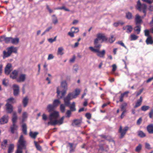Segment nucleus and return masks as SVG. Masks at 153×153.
<instances>
[{
	"label": "nucleus",
	"mask_w": 153,
	"mask_h": 153,
	"mask_svg": "<svg viewBox=\"0 0 153 153\" xmlns=\"http://www.w3.org/2000/svg\"><path fill=\"white\" fill-rule=\"evenodd\" d=\"M100 136L102 138H103L107 140H109L107 139V136L105 135L102 134L100 135Z\"/></svg>",
	"instance_id": "69168bd1"
},
{
	"label": "nucleus",
	"mask_w": 153,
	"mask_h": 153,
	"mask_svg": "<svg viewBox=\"0 0 153 153\" xmlns=\"http://www.w3.org/2000/svg\"><path fill=\"white\" fill-rule=\"evenodd\" d=\"M132 27L131 25H126L123 27V29L124 30H126V32L128 33H130L132 30Z\"/></svg>",
	"instance_id": "4be33fe9"
},
{
	"label": "nucleus",
	"mask_w": 153,
	"mask_h": 153,
	"mask_svg": "<svg viewBox=\"0 0 153 153\" xmlns=\"http://www.w3.org/2000/svg\"><path fill=\"white\" fill-rule=\"evenodd\" d=\"M128 93L129 92L127 91L124 92L123 93L121 94L119 97V101L120 102H123V98L124 96L126 95V97H127L128 96Z\"/></svg>",
	"instance_id": "b1692460"
},
{
	"label": "nucleus",
	"mask_w": 153,
	"mask_h": 153,
	"mask_svg": "<svg viewBox=\"0 0 153 153\" xmlns=\"http://www.w3.org/2000/svg\"><path fill=\"white\" fill-rule=\"evenodd\" d=\"M7 51H3V58L4 59L9 56L12 52L16 53L17 52V49L13 46H11L7 48Z\"/></svg>",
	"instance_id": "39448f33"
},
{
	"label": "nucleus",
	"mask_w": 153,
	"mask_h": 153,
	"mask_svg": "<svg viewBox=\"0 0 153 153\" xmlns=\"http://www.w3.org/2000/svg\"><path fill=\"white\" fill-rule=\"evenodd\" d=\"M13 94L15 96H17L19 92V88L18 85L16 84L13 85Z\"/></svg>",
	"instance_id": "f3484780"
},
{
	"label": "nucleus",
	"mask_w": 153,
	"mask_h": 153,
	"mask_svg": "<svg viewBox=\"0 0 153 153\" xmlns=\"http://www.w3.org/2000/svg\"><path fill=\"white\" fill-rule=\"evenodd\" d=\"M14 99L13 97H10L6 100L7 103H8L9 102L13 103L14 102Z\"/></svg>",
	"instance_id": "49530a36"
},
{
	"label": "nucleus",
	"mask_w": 153,
	"mask_h": 153,
	"mask_svg": "<svg viewBox=\"0 0 153 153\" xmlns=\"http://www.w3.org/2000/svg\"><path fill=\"white\" fill-rule=\"evenodd\" d=\"M6 111L8 113L10 114L13 111V107L9 103H7L5 105Z\"/></svg>",
	"instance_id": "a211bd4d"
},
{
	"label": "nucleus",
	"mask_w": 153,
	"mask_h": 153,
	"mask_svg": "<svg viewBox=\"0 0 153 153\" xmlns=\"http://www.w3.org/2000/svg\"><path fill=\"white\" fill-rule=\"evenodd\" d=\"M60 103V101L59 99L55 100L53 102V105L55 107L58 106Z\"/></svg>",
	"instance_id": "2f4dec72"
},
{
	"label": "nucleus",
	"mask_w": 153,
	"mask_h": 153,
	"mask_svg": "<svg viewBox=\"0 0 153 153\" xmlns=\"http://www.w3.org/2000/svg\"><path fill=\"white\" fill-rule=\"evenodd\" d=\"M8 117L7 115H4L0 119V124L3 125L8 122Z\"/></svg>",
	"instance_id": "ddd939ff"
},
{
	"label": "nucleus",
	"mask_w": 153,
	"mask_h": 153,
	"mask_svg": "<svg viewBox=\"0 0 153 153\" xmlns=\"http://www.w3.org/2000/svg\"><path fill=\"white\" fill-rule=\"evenodd\" d=\"M18 117L17 115H13L12 118V122L13 124H16L17 122Z\"/></svg>",
	"instance_id": "58836bf2"
},
{
	"label": "nucleus",
	"mask_w": 153,
	"mask_h": 153,
	"mask_svg": "<svg viewBox=\"0 0 153 153\" xmlns=\"http://www.w3.org/2000/svg\"><path fill=\"white\" fill-rule=\"evenodd\" d=\"M19 42V39L18 38H13L12 37L11 43L13 45H17Z\"/></svg>",
	"instance_id": "c85d7f7f"
},
{
	"label": "nucleus",
	"mask_w": 153,
	"mask_h": 153,
	"mask_svg": "<svg viewBox=\"0 0 153 153\" xmlns=\"http://www.w3.org/2000/svg\"><path fill=\"white\" fill-rule=\"evenodd\" d=\"M145 147L148 149H151L150 145L149 143H145Z\"/></svg>",
	"instance_id": "680f3d73"
},
{
	"label": "nucleus",
	"mask_w": 153,
	"mask_h": 153,
	"mask_svg": "<svg viewBox=\"0 0 153 153\" xmlns=\"http://www.w3.org/2000/svg\"><path fill=\"white\" fill-rule=\"evenodd\" d=\"M112 71L114 72L117 68V67L115 64H114L112 65Z\"/></svg>",
	"instance_id": "052dcab7"
},
{
	"label": "nucleus",
	"mask_w": 153,
	"mask_h": 153,
	"mask_svg": "<svg viewBox=\"0 0 153 153\" xmlns=\"http://www.w3.org/2000/svg\"><path fill=\"white\" fill-rule=\"evenodd\" d=\"M38 134V133L36 132H33L32 131H30L29 133V135L30 137L32 138L35 139L37 135Z\"/></svg>",
	"instance_id": "bb28decb"
},
{
	"label": "nucleus",
	"mask_w": 153,
	"mask_h": 153,
	"mask_svg": "<svg viewBox=\"0 0 153 153\" xmlns=\"http://www.w3.org/2000/svg\"><path fill=\"white\" fill-rule=\"evenodd\" d=\"M63 50V48L62 47H59L58 50V54L60 55H62L63 54V53L62 52Z\"/></svg>",
	"instance_id": "a19ab883"
},
{
	"label": "nucleus",
	"mask_w": 153,
	"mask_h": 153,
	"mask_svg": "<svg viewBox=\"0 0 153 153\" xmlns=\"http://www.w3.org/2000/svg\"><path fill=\"white\" fill-rule=\"evenodd\" d=\"M55 107L52 105L49 104L47 107V109L50 113V115H59L58 112L54 110Z\"/></svg>",
	"instance_id": "1a4fd4ad"
},
{
	"label": "nucleus",
	"mask_w": 153,
	"mask_h": 153,
	"mask_svg": "<svg viewBox=\"0 0 153 153\" xmlns=\"http://www.w3.org/2000/svg\"><path fill=\"white\" fill-rule=\"evenodd\" d=\"M135 21L136 22V24L137 25L140 24L142 22V20L141 19V16L138 14H136L135 16Z\"/></svg>",
	"instance_id": "aec40b11"
},
{
	"label": "nucleus",
	"mask_w": 153,
	"mask_h": 153,
	"mask_svg": "<svg viewBox=\"0 0 153 153\" xmlns=\"http://www.w3.org/2000/svg\"><path fill=\"white\" fill-rule=\"evenodd\" d=\"M131 40H134L137 39L138 37V36L134 35V34H132L131 35Z\"/></svg>",
	"instance_id": "de8ad7c7"
},
{
	"label": "nucleus",
	"mask_w": 153,
	"mask_h": 153,
	"mask_svg": "<svg viewBox=\"0 0 153 153\" xmlns=\"http://www.w3.org/2000/svg\"><path fill=\"white\" fill-rule=\"evenodd\" d=\"M149 108V106L143 105L141 107V110L143 111H146L148 110Z\"/></svg>",
	"instance_id": "c03bdc74"
},
{
	"label": "nucleus",
	"mask_w": 153,
	"mask_h": 153,
	"mask_svg": "<svg viewBox=\"0 0 153 153\" xmlns=\"http://www.w3.org/2000/svg\"><path fill=\"white\" fill-rule=\"evenodd\" d=\"M61 87L57 88V97L59 99L62 98L66 94L68 90V84L66 81L63 80L61 83Z\"/></svg>",
	"instance_id": "f03ea898"
},
{
	"label": "nucleus",
	"mask_w": 153,
	"mask_h": 153,
	"mask_svg": "<svg viewBox=\"0 0 153 153\" xmlns=\"http://www.w3.org/2000/svg\"><path fill=\"white\" fill-rule=\"evenodd\" d=\"M12 65L11 64H7L5 69V72L6 74H8L12 71Z\"/></svg>",
	"instance_id": "4468645a"
},
{
	"label": "nucleus",
	"mask_w": 153,
	"mask_h": 153,
	"mask_svg": "<svg viewBox=\"0 0 153 153\" xmlns=\"http://www.w3.org/2000/svg\"><path fill=\"white\" fill-rule=\"evenodd\" d=\"M136 8L140 11H143V13L144 14L145 16H146V10L147 9V6L145 4H141L139 0L137 2Z\"/></svg>",
	"instance_id": "0eeeda50"
},
{
	"label": "nucleus",
	"mask_w": 153,
	"mask_h": 153,
	"mask_svg": "<svg viewBox=\"0 0 153 153\" xmlns=\"http://www.w3.org/2000/svg\"><path fill=\"white\" fill-rule=\"evenodd\" d=\"M26 76L25 74H22L19 75V78L16 79V80L18 82H23L25 79Z\"/></svg>",
	"instance_id": "dca6fc26"
},
{
	"label": "nucleus",
	"mask_w": 153,
	"mask_h": 153,
	"mask_svg": "<svg viewBox=\"0 0 153 153\" xmlns=\"http://www.w3.org/2000/svg\"><path fill=\"white\" fill-rule=\"evenodd\" d=\"M128 129V126H126L123 129H122V126H120L119 129V132L120 133V138L122 139L123 138Z\"/></svg>",
	"instance_id": "9b49d317"
},
{
	"label": "nucleus",
	"mask_w": 153,
	"mask_h": 153,
	"mask_svg": "<svg viewBox=\"0 0 153 153\" xmlns=\"http://www.w3.org/2000/svg\"><path fill=\"white\" fill-rule=\"evenodd\" d=\"M70 110L72 111H76L75 108V103L73 102L70 106Z\"/></svg>",
	"instance_id": "473e14b6"
},
{
	"label": "nucleus",
	"mask_w": 153,
	"mask_h": 153,
	"mask_svg": "<svg viewBox=\"0 0 153 153\" xmlns=\"http://www.w3.org/2000/svg\"><path fill=\"white\" fill-rule=\"evenodd\" d=\"M94 48H95L96 49H99V50L101 46V45L98 44H94Z\"/></svg>",
	"instance_id": "6e6d98bb"
},
{
	"label": "nucleus",
	"mask_w": 153,
	"mask_h": 153,
	"mask_svg": "<svg viewBox=\"0 0 153 153\" xmlns=\"http://www.w3.org/2000/svg\"><path fill=\"white\" fill-rule=\"evenodd\" d=\"M54 56L52 54H49L48 58V60H50L53 58Z\"/></svg>",
	"instance_id": "bf43d9fd"
},
{
	"label": "nucleus",
	"mask_w": 153,
	"mask_h": 153,
	"mask_svg": "<svg viewBox=\"0 0 153 153\" xmlns=\"http://www.w3.org/2000/svg\"><path fill=\"white\" fill-rule=\"evenodd\" d=\"M75 33V32L74 31L69 32L68 33V35L71 37H74V34Z\"/></svg>",
	"instance_id": "8fccbe9b"
},
{
	"label": "nucleus",
	"mask_w": 153,
	"mask_h": 153,
	"mask_svg": "<svg viewBox=\"0 0 153 153\" xmlns=\"http://www.w3.org/2000/svg\"><path fill=\"white\" fill-rule=\"evenodd\" d=\"M28 99L27 97L24 98L22 102L24 107H26L28 102Z\"/></svg>",
	"instance_id": "f704fd0d"
},
{
	"label": "nucleus",
	"mask_w": 153,
	"mask_h": 153,
	"mask_svg": "<svg viewBox=\"0 0 153 153\" xmlns=\"http://www.w3.org/2000/svg\"><path fill=\"white\" fill-rule=\"evenodd\" d=\"M142 121V119L141 117H140L137 120V125H139L141 123Z\"/></svg>",
	"instance_id": "0e129e2a"
},
{
	"label": "nucleus",
	"mask_w": 153,
	"mask_h": 153,
	"mask_svg": "<svg viewBox=\"0 0 153 153\" xmlns=\"http://www.w3.org/2000/svg\"><path fill=\"white\" fill-rule=\"evenodd\" d=\"M52 19L53 23L54 24H56L57 23L58 20L56 17L54 15H53L52 16Z\"/></svg>",
	"instance_id": "c9c22d12"
},
{
	"label": "nucleus",
	"mask_w": 153,
	"mask_h": 153,
	"mask_svg": "<svg viewBox=\"0 0 153 153\" xmlns=\"http://www.w3.org/2000/svg\"><path fill=\"white\" fill-rule=\"evenodd\" d=\"M65 104H61L60 107V110L61 112L62 113L65 112Z\"/></svg>",
	"instance_id": "79ce46f5"
},
{
	"label": "nucleus",
	"mask_w": 153,
	"mask_h": 153,
	"mask_svg": "<svg viewBox=\"0 0 153 153\" xmlns=\"http://www.w3.org/2000/svg\"><path fill=\"white\" fill-rule=\"evenodd\" d=\"M134 31L136 32L137 34H139L141 30V26L140 25H137L134 28Z\"/></svg>",
	"instance_id": "7c9ffc66"
},
{
	"label": "nucleus",
	"mask_w": 153,
	"mask_h": 153,
	"mask_svg": "<svg viewBox=\"0 0 153 153\" xmlns=\"http://www.w3.org/2000/svg\"><path fill=\"white\" fill-rule=\"evenodd\" d=\"M82 122V119L80 118L79 119H76L73 120L72 121L71 125L74 127H79Z\"/></svg>",
	"instance_id": "9d476101"
},
{
	"label": "nucleus",
	"mask_w": 153,
	"mask_h": 153,
	"mask_svg": "<svg viewBox=\"0 0 153 153\" xmlns=\"http://www.w3.org/2000/svg\"><path fill=\"white\" fill-rule=\"evenodd\" d=\"M57 9L60 10H65L66 11H69V10L68 9H67L66 8H65V6H63L62 7H59Z\"/></svg>",
	"instance_id": "5fc2aeb1"
},
{
	"label": "nucleus",
	"mask_w": 153,
	"mask_h": 153,
	"mask_svg": "<svg viewBox=\"0 0 153 153\" xmlns=\"http://www.w3.org/2000/svg\"><path fill=\"white\" fill-rule=\"evenodd\" d=\"M126 18L128 19H131L132 18V14L130 12H128L126 13Z\"/></svg>",
	"instance_id": "37998d69"
},
{
	"label": "nucleus",
	"mask_w": 153,
	"mask_h": 153,
	"mask_svg": "<svg viewBox=\"0 0 153 153\" xmlns=\"http://www.w3.org/2000/svg\"><path fill=\"white\" fill-rule=\"evenodd\" d=\"M59 116L50 115L49 117V119L50 121L48 123V125H51V126L60 125L63 123V120L65 117L69 118L70 117L71 115H66L65 116H63L59 120Z\"/></svg>",
	"instance_id": "f257e3e1"
},
{
	"label": "nucleus",
	"mask_w": 153,
	"mask_h": 153,
	"mask_svg": "<svg viewBox=\"0 0 153 153\" xmlns=\"http://www.w3.org/2000/svg\"><path fill=\"white\" fill-rule=\"evenodd\" d=\"M7 140H4L3 142H2L1 145L3 146L5 145V146H6V145L7 144Z\"/></svg>",
	"instance_id": "13d9d810"
},
{
	"label": "nucleus",
	"mask_w": 153,
	"mask_h": 153,
	"mask_svg": "<svg viewBox=\"0 0 153 153\" xmlns=\"http://www.w3.org/2000/svg\"><path fill=\"white\" fill-rule=\"evenodd\" d=\"M18 71L16 70H14L10 74V77L13 79H17V77L18 75Z\"/></svg>",
	"instance_id": "412c9836"
},
{
	"label": "nucleus",
	"mask_w": 153,
	"mask_h": 153,
	"mask_svg": "<svg viewBox=\"0 0 153 153\" xmlns=\"http://www.w3.org/2000/svg\"><path fill=\"white\" fill-rule=\"evenodd\" d=\"M106 41H104V42L106 43L109 42L110 43H113L115 40V38L114 36L111 35L110 37L108 39L106 36Z\"/></svg>",
	"instance_id": "2eb2a0df"
},
{
	"label": "nucleus",
	"mask_w": 153,
	"mask_h": 153,
	"mask_svg": "<svg viewBox=\"0 0 153 153\" xmlns=\"http://www.w3.org/2000/svg\"><path fill=\"white\" fill-rule=\"evenodd\" d=\"M68 144L69 146L70 149V152H72L74 151V149H75V147H73L74 143H68Z\"/></svg>",
	"instance_id": "e433bc0d"
},
{
	"label": "nucleus",
	"mask_w": 153,
	"mask_h": 153,
	"mask_svg": "<svg viewBox=\"0 0 153 153\" xmlns=\"http://www.w3.org/2000/svg\"><path fill=\"white\" fill-rule=\"evenodd\" d=\"M97 38L95 39L94 41V44H98L99 41L102 40V42H104V41H106V36L103 33H98L97 35Z\"/></svg>",
	"instance_id": "423d86ee"
},
{
	"label": "nucleus",
	"mask_w": 153,
	"mask_h": 153,
	"mask_svg": "<svg viewBox=\"0 0 153 153\" xmlns=\"http://www.w3.org/2000/svg\"><path fill=\"white\" fill-rule=\"evenodd\" d=\"M143 88L140 89L138 92H137L136 96L137 97L140 95L143 92Z\"/></svg>",
	"instance_id": "4d7b16f0"
},
{
	"label": "nucleus",
	"mask_w": 153,
	"mask_h": 153,
	"mask_svg": "<svg viewBox=\"0 0 153 153\" xmlns=\"http://www.w3.org/2000/svg\"><path fill=\"white\" fill-rule=\"evenodd\" d=\"M11 37H7L3 36H1L0 37V41L2 42L4 41L6 43H11Z\"/></svg>",
	"instance_id": "f8f14e48"
},
{
	"label": "nucleus",
	"mask_w": 153,
	"mask_h": 153,
	"mask_svg": "<svg viewBox=\"0 0 153 153\" xmlns=\"http://www.w3.org/2000/svg\"><path fill=\"white\" fill-rule=\"evenodd\" d=\"M147 130L150 134H153V124H150L147 126Z\"/></svg>",
	"instance_id": "5701e85b"
},
{
	"label": "nucleus",
	"mask_w": 153,
	"mask_h": 153,
	"mask_svg": "<svg viewBox=\"0 0 153 153\" xmlns=\"http://www.w3.org/2000/svg\"><path fill=\"white\" fill-rule=\"evenodd\" d=\"M146 42L147 45H152L153 44V39L152 37H148L146 40Z\"/></svg>",
	"instance_id": "393cba45"
},
{
	"label": "nucleus",
	"mask_w": 153,
	"mask_h": 153,
	"mask_svg": "<svg viewBox=\"0 0 153 153\" xmlns=\"http://www.w3.org/2000/svg\"><path fill=\"white\" fill-rule=\"evenodd\" d=\"M127 105V104L126 103H123V104L122 105V109L123 110L125 109V107Z\"/></svg>",
	"instance_id": "774afa93"
},
{
	"label": "nucleus",
	"mask_w": 153,
	"mask_h": 153,
	"mask_svg": "<svg viewBox=\"0 0 153 153\" xmlns=\"http://www.w3.org/2000/svg\"><path fill=\"white\" fill-rule=\"evenodd\" d=\"M144 33H145V35L146 36H147L148 37L151 36H149V31L148 30H147V29L145 30H144Z\"/></svg>",
	"instance_id": "3c124183"
},
{
	"label": "nucleus",
	"mask_w": 153,
	"mask_h": 153,
	"mask_svg": "<svg viewBox=\"0 0 153 153\" xmlns=\"http://www.w3.org/2000/svg\"><path fill=\"white\" fill-rule=\"evenodd\" d=\"M99 146V150H101L102 151H103L104 150V145L102 144H99L98 145Z\"/></svg>",
	"instance_id": "09e8293b"
},
{
	"label": "nucleus",
	"mask_w": 153,
	"mask_h": 153,
	"mask_svg": "<svg viewBox=\"0 0 153 153\" xmlns=\"http://www.w3.org/2000/svg\"><path fill=\"white\" fill-rule=\"evenodd\" d=\"M117 43L122 46L124 47L125 48L127 49V47L125 46L124 43L121 41H118L117 42Z\"/></svg>",
	"instance_id": "603ef678"
},
{
	"label": "nucleus",
	"mask_w": 153,
	"mask_h": 153,
	"mask_svg": "<svg viewBox=\"0 0 153 153\" xmlns=\"http://www.w3.org/2000/svg\"><path fill=\"white\" fill-rule=\"evenodd\" d=\"M26 141L23 135L20 136L17 143V149L15 153H23L22 150L26 148Z\"/></svg>",
	"instance_id": "20e7f679"
},
{
	"label": "nucleus",
	"mask_w": 153,
	"mask_h": 153,
	"mask_svg": "<svg viewBox=\"0 0 153 153\" xmlns=\"http://www.w3.org/2000/svg\"><path fill=\"white\" fill-rule=\"evenodd\" d=\"M56 36L54 37L53 39H52V38H50L48 39V41L50 43H52L53 42H54L56 41Z\"/></svg>",
	"instance_id": "864d4df0"
},
{
	"label": "nucleus",
	"mask_w": 153,
	"mask_h": 153,
	"mask_svg": "<svg viewBox=\"0 0 153 153\" xmlns=\"http://www.w3.org/2000/svg\"><path fill=\"white\" fill-rule=\"evenodd\" d=\"M138 135L141 138L146 137V134L142 131H138Z\"/></svg>",
	"instance_id": "72a5a7b5"
},
{
	"label": "nucleus",
	"mask_w": 153,
	"mask_h": 153,
	"mask_svg": "<svg viewBox=\"0 0 153 153\" xmlns=\"http://www.w3.org/2000/svg\"><path fill=\"white\" fill-rule=\"evenodd\" d=\"M72 31L75 32V33L78 32L79 31V30L78 28L73 27L71 29V31Z\"/></svg>",
	"instance_id": "a18cd8bd"
},
{
	"label": "nucleus",
	"mask_w": 153,
	"mask_h": 153,
	"mask_svg": "<svg viewBox=\"0 0 153 153\" xmlns=\"http://www.w3.org/2000/svg\"><path fill=\"white\" fill-rule=\"evenodd\" d=\"M142 102V99L141 97H140L139 99L138 100L134 106V108L137 107L141 105Z\"/></svg>",
	"instance_id": "c756f323"
},
{
	"label": "nucleus",
	"mask_w": 153,
	"mask_h": 153,
	"mask_svg": "<svg viewBox=\"0 0 153 153\" xmlns=\"http://www.w3.org/2000/svg\"><path fill=\"white\" fill-rule=\"evenodd\" d=\"M75 59V56H74L73 57L71 58L70 60V61L71 62H73Z\"/></svg>",
	"instance_id": "338daca9"
},
{
	"label": "nucleus",
	"mask_w": 153,
	"mask_h": 153,
	"mask_svg": "<svg viewBox=\"0 0 153 153\" xmlns=\"http://www.w3.org/2000/svg\"><path fill=\"white\" fill-rule=\"evenodd\" d=\"M34 142L37 149L38 150L41 151L42 150V147L40 146L38 144L37 142L35 141Z\"/></svg>",
	"instance_id": "4c0bfd02"
},
{
	"label": "nucleus",
	"mask_w": 153,
	"mask_h": 153,
	"mask_svg": "<svg viewBox=\"0 0 153 153\" xmlns=\"http://www.w3.org/2000/svg\"><path fill=\"white\" fill-rule=\"evenodd\" d=\"M18 128V126L16 124H13L12 125L10 126V129L11 132L14 134L15 133V131L17 130Z\"/></svg>",
	"instance_id": "6ab92c4d"
},
{
	"label": "nucleus",
	"mask_w": 153,
	"mask_h": 153,
	"mask_svg": "<svg viewBox=\"0 0 153 153\" xmlns=\"http://www.w3.org/2000/svg\"><path fill=\"white\" fill-rule=\"evenodd\" d=\"M89 49L91 51L97 53V55L100 57H103L105 54V51L103 50L100 51L99 49H96L92 47H89Z\"/></svg>",
	"instance_id": "6e6552de"
},
{
	"label": "nucleus",
	"mask_w": 153,
	"mask_h": 153,
	"mask_svg": "<svg viewBox=\"0 0 153 153\" xmlns=\"http://www.w3.org/2000/svg\"><path fill=\"white\" fill-rule=\"evenodd\" d=\"M80 90L79 89H76L75 90V92H72L69 93L63 99L65 105L68 106L70 104V101L73 98H75L77 97L79 94Z\"/></svg>",
	"instance_id": "7ed1b4c3"
},
{
	"label": "nucleus",
	"mask_w": 153,
	"mask_h": 153,
	"mask_svg": "<svg viewBox=\"0 0 153 153\" xmlns=\"http://www.w3.org/2000/svg\"><path fill=\"white\" fill-rule=\"evenodd\" d=\"M14 148V145L13 144H10L8 146V153H12L13 152Z\"/></svg>",
	"instance_id": "a878e982"
},
{
	"label": "nucleus",
	"mask_w": 153,
	"mask_h": 153,
	"mask_svg": "<svg viewBox=\"0 0 153 153\" xmlns=\"http://www.w3.org/2000/svg\"><path fill=\"white\" fill-rule=\"evenodd\" d=\"M142 1L149 4H151L152 2V1L151 0H142Z\"/></svg>",
	"instance_id": "e2e57ef3"
},
{
	"label": "nucleus",
	"mask_w": 153,
	"mask_h": 153,
	"mask_svg": "<svg viewBox=\"0 0 153 153\" xmlns=\"http://www.w3.org/2000/svg\"><path fill=\"white\" fill-rule=\"evenodd\" d=\"M27 127L26 124L24 123L22 125V131L23 134L26 135L27 134Z\"/></svg>",
	"instance_id": "cd10ccee"
},
{
	"label": "nucleus",
	"mask_w": 153,
	"mask_h": 153,
	"mask_svg": "<svg viewBox=\"0 0 153 153\" xmlns=\"http://www.w3.org/2000/svg\"><path fill=\"white\" fill-rule=\"evenodd\" d=\"M142 148V146L141 144H139L137 146L135 149V151L137 152H140Z\"/></svg>",
	"instance_id": "ea45409f"
}]
</instances>
